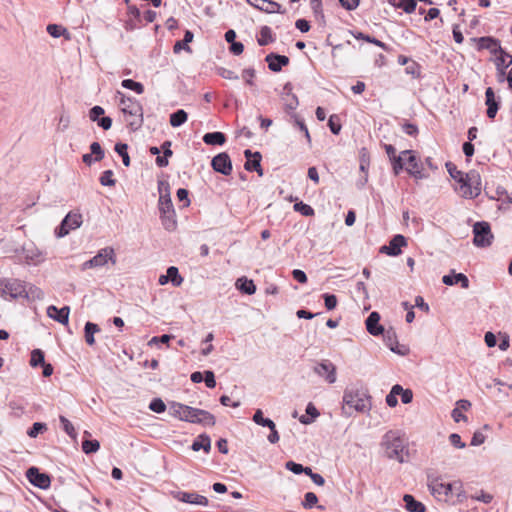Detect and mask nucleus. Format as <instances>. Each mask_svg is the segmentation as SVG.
<instances>
[{
	"label": "nucleus",
	"mask_w": 512,
	"mask_h": 512,
	"mask_svg": "<svg viewBox=\"0 0 512 512\" xmlns=\"http://www.w3.org/2000/svg\"><path fill=\"white\" fill-rule=\"evenodd\" d=\"M404 157V169L406 172L416 180H422L429 177V174L425 173L423 164L417 157L416 152L411 149L401 151Z\"/></svg>",
	"instance_id": "nucleus-6"
},
{
	"label": "nucleus",
	"mask_w": 512,
	"mask_h": 512,
	"mask_svg": "<svg viewBox=\"0 0 512 512\" xmlns=\"http://www.w3.org/2000/svg\"><path fill=\"white\" fill-rule=\"evenodd\" d=\"M184 407H188V405H185V404H182L179 402H172L170 404V414L173 417L178 418L181 421H184V415L186 414V410L181 409Z\"/></svg>",
	"instance_id": "nucleus-45"
},
{
	"label": "nucleus",
	"mask_w": 512,
	"mask_h": 512,
	"mask_svg": "<svg viewBox=\"0 0 512 512\" xmlns=\"http://www.w3.org/2000/svg\"><path fill=\"white\" fill-rule=\"evenodd\" d=\"M442 282L447 286L460 284L464 289L469 288L468 277L464 273H456L455 270H452L450 274L444 275Z\"/></svg>",
	"instance_id": "nucleus-26"
},
{
	"label": "nucleus",
	"mask_w": 512,
	"mask_h": 512,
	"mask_svg": "<svg viewBox=\"0 0 512 512\" xmlns=\"http://www.w3.org/2000/svg\"><path fill=\"white\" fill-rule=\"evenodd\" d=\"M328 127L332 134L338 135L341 131V123L338 115L333 114L328 119Z\"/></svg>",
	"instance_id": "nucleus-57"
},
{
	"label": "nucleus",
	"mask_w": 512,
	"mask_h": 512,
	"mask_svg": "<svg viewBox=\"0 0 512 512\" xmlns=\"http://www.w3.org/2000/svg\"><path fill=\"white\" fill-rule=\"evenodd\" d=\"M166 274H167L168 280H169V282H171L172 286L179 287L183 283V277L180 275L177 267H175V266L168 267Z\"/></svg>",
	"instance_id": "nucleus-41"
},
{
	"label": "nucleus",
	"mask_w": 512,
	"mask_h": 512,
	"mask_svg": "<svg viewBox=\"0 0 512 512\" xmlns=\"http://www.w3.org/2000/svg\"><path fill=\"white\" fill-rule=\"evenodd\" d=\"M100 449V443L96 439H84L82 441V450L85 454H92Z\"/></svg>",
	"instance_id": "nucleus-44"
},
{
	"label": "nucleus",
	"mask_w": 512,
	"mask_h": 512,
	"mask_svg": "<svg viewBox=\"0 0 512 512\" xmlns=\"http://www.w3.org/2000/svg\"><path fill=\"white\" fill-rule=\"evenodd\" d=\"M252 420L259 426L269 427L273 425V421L270 418H265L263 415V411L261 409H257L253 415Z\"/></svg>",
	"instance_id": "nucleus-52"
},
{
	"label": "nucleus",
	"mask_w": 512,
	"mask_h": 512,
	"mask_svg": "<svg viewBox=\"0 0 512 512\" xmlns=\"http://www.w3.org/2000/svg\"><path fill=\"white\" fill-rule=\"evenodd\" d=\"M160 220L165 230L174 231L177 227L175 211L160 214Z\"/></svg>",
	"instance_id": "nucleus-35"
},
{
	"label": "nucleus",
	"mask_w": 512,
	"mask_h": 512,
	"mask_svg": "<svg viewBox=\"0 0 512 512\" xmlns=\"http://www.w3.org/2000/svg\"><path fill=\"white\" fill-rule=\"evenodd\" d=\"M322 298L324 300V305L328 311L336 308L337 303H338L336 295L331 294V293H324L322 295Z\"/></svg>",
	"instance_id": "nucleus-62"
},
{
	"label": "nucleus",
	"mask_w": 512,
	"mask_h": 512,
	"mask_svg": "<svg viewBox=\"0 0 512 512\" xmlns=\"http://www.w3.org/2000/svg\"><path fill=\"white\" fill-rule=\"evenodd\" d=\"M247 3L262 11V12H265V13H279V14H285L286 13V9H283L282 6L273 1V0H246Z\"/></svg>",
	"instance_id": "nucleus-18"
},
{
	"label": "nucleus",
	"mask_w": 512,
	"mask_h": 512,
	"mask_svg": "<svg viewBox=\"0 0 512 512\" xmlns=\"http://www.w3.org/2000/svg\"><path fill=\"white\" fill-rule=\"evenodd\" d=\"M382 147L388 156L394 175L398 176L404 170L405 155H402L401 153L397 154L396 148L392 144L384 143Z\"/></svg>",
	"instance_id": "nucleus-13"
},
{
	"label": "nucleus",
	"mask_w": 512,
	"mask_h": 512,
	"mask_svg": "<svg viewBox=\"0 0 512 512\" xmlns=\"http://www.w3.org/2000/svg\"><path fill=\"white\" fill-rule=\"evenodd\" d=\"M380 315L374 311L366 318L365 324L367 331L373 336H379L384 333V327L379 323Z\"/></svg>",
	"instance_id": "nucleus-27"
},
{
	"label": "nucleus",
	"mask_w": 512,
	"mask_h": 512,
	"mask_svg": "<svg viewBox=\"0 0 512 512\" xmlns=\"http://www.w3.org/2000/svg\"><path fill=\"white\" fill-rule=\"evenodd\" d=\"M212 169L225 176H229L232 172V161L226 152H221L214 156L211 161Z\"/></svg>",
	"instance_id": "nucleus-14"
},
{
	"label": "nucleus",
	"mask_w": 512,
	"mask_h": 512,
	"mask_svg": "<svg viewBox=\"0 0 512 512\" xmlns=\"http://www.w3.org/2000/svg\"><path fill=\"white\" fill-rule=\"evenodd\" d=\"M396 8L402 9L405 13L411 14L417 7L416 0H400L398 3H392Z\"/></svg>",
	"instance_id": "nucleus-46"
},
{
	"label": "nucleus",
	"mask_w": 512,
	"mask_h": 512,
	"mask_svg": "<svg viewBox=\"0 0 512 512\" xmlns=\"http://www.w3.org/2000/svg\"><path fill=\"white\" fill-rule=\"evenodd\" d=\"M475 41L478 43V50H489L491 54L499 55L500 53H504V49L501 47L500 40L492 37V36H483L479 38H475Z\"/></svg>",
	"instance_id": "nucleus-20"
},
{
	"label": "nucleus",
	"mask_w": 512,
	"mask_h": 512,
	"mask_svg": "<svg viewBox=\"0 0 512 512\" xmlns=\"http://www.w3.org/2000/svg\"><path fill=\"white\" fill-rule=\"evenodd\" d=\"M45 364V355L41 349H34L31 352L30 365L32 367H38Z\"/></svg>",
	"instance_id": "nucleus-49"
},
{
	"label": "nucleus",
	"mask_w": 512,
	"mask_h": 512,
	"mask_svg": "<svg viewBox=\"0 0 512 512\" xmlns=\"http://www.w3.org/2000/svg\"><path fill=\"white\" fill-rule=\"evenodd\" d=\"M403 501L405 503V508L408 512H425V505L416 500L415 497L411 494H405L403 496Z\"/></svg>",
	"instance_id": "nucleus-30"
},
{
	"label": "nucleus",
	"mask_w": 512,
	"mask_h": 512,
	"mask_svg": "<svg viewBox=\"0 0 512 512\" xmlns=\"http://www.w3.org/2000/svg\"><path fill=\"white\" fill-rule=\"evenodd\" d=\"M275 40L276 38L273 36L271 28L269 26H262L260 29V37L257 38L258 45L266 46L273 43Z\"/></svg>",
	"instance_id": "nucleus-37"
},
{
	"label": "nucleus",
	"mask_w": 512,
	"mask_h": 512,
	"mask_svg": "<svg viewBox=\"0 0 512 512\" xmlns=\"http://www.w3.org/2000/svg\"><path fill=\"white\" fill-rule=\"evenodd\" d=\"M291 119L293 121V124L297 126L301 132L304 133L307 143L311 145V136L304 120L296 113L291 114Z\"/></svg>",
	"instance_id": "nucleus-42"
},
{
	"label": "nucleus",
	"mask_w": 512,
	"mask_h": 512,
	"mask_svg": "<svg viewBox=\"0 0 512 512\" xmlns=\"http://www.w3.org/2000/svg\"><path fill=\"white\" fill-rule=\"evenodd\" d=\"M188 119V114L183 109H178L177 111L170 114V125L172 127H180L182 126Z\"/></svg>",
	"instance_id": "nucleus-39"
},
{
	"label": "nucleus",
	"mask_w": 512,
	"mask_h": 512,
	"mask_svg": "<svg viewBox=\"0 0 512 512\" xmlns=\"http://www.w3.org/2000/svg\"><path fill=\"white\" fill-rule=\"evenodd\" d=\"M428 487L435 498L443 501H448L449 496L453 495H456L459 499L464 494L462 485L459 482L444 483L436 478L430 481Z\"/></svg>",
	"instance_id": "nucleus-5"
},
{
	"label": "nucleus",
	"mask_w": 512,
	"mask_h": 512,
	"mask_svg": "<svg viewBox=\"0 0 512 512\" xmlns=\"http://www.w3.org/2000/svg\"><path fill=\"white\" fill-rule=\"evenodd\" d=\"M158 208H159L160 214H164V213H167V212L175 211L174 207H173L172 200H171V196L159 197Z\"/></svg>",
	"instance_id": "nucleus-48"
},
{
	"label": "nucleus",
	"mask_w": 512,
	"mask_h": 512,
	"mask_svg": "<svg viewBox=\"0 0 512 512\" xmlns=\"http://www.w3.org/2000/svg\"><path fill=\"white\" fill-rule=\"evenodd\" d=\"M299 105L298 97L295 94H291V96H287L285 100L284 108L285 111L291 116L294 113L296 108Z\"/></svg>",
	"instance_id": "nucleus-55"
},
{
	"label": "nucleus",
	"mask_w": 512,
	"mask_h": 512,
	"mask_svg": "<svg viewBox=\"0 0 512 512\" xmlns=\"http://www.w3.org/2000/svg\"><path fill=\"white\" fill-rule=\"evenodd\" d=\"M194 34L190 30H186L184 33V37L182 40L177 41L174 44L173 51L174 53H179L181 50H185L187 52H191V48L188 45L193 41Z\"/></svg>",
	"instance_id": "nucleus-33"
},
{
	"label": "nucleus",
	"mask_w": 512,
	"mask_h": 512,
	"mask_svg": "<svg viewBox=\"0 0 512 512\" xmlns=\"http://www.w3.org/2000/svg\"><path fill=\"white\" fill-rule=\"evenodd\" d=\"M28 481L35 487L40 489H48L51 485L50 476L46 473H41L37 467H30L26 471Z\"/></svg>",
	"instance_id": "nucleus-12"
},
{
	"label": "nucleus",
	"mask_w": 512,
	"mask_h": 512,
	"mask_svg": "<svg viewBox=\"0 0 512 512\" xmlns=\"http://www.w3.org/2000/svg\"><path fill=\"white\" fill-rule=\"evenodd\" d=\"M99 331H100V328L97 324L89 322V321L86 322L85 327H84V334H85L84 336H85V341L89 346H93L95 344L94 334Z\"/></svg>",
	"instance_id": "nucleus-38"
},
{
	"label": "nucleus",
	"mask_w": 512,
	"mask_h": 512,
	"mask_svg": "<svg viewBox=\"0 0 512 512\" xmlns=\"http://www.w3.org/2000/svg\"><path fill=\"white\" fill-rule=\"evenodd\" d=\"M405 246H407L406 238L401 234H396L391 238L388 245L380 247L379 252L395 257L401 254V249Z\"/></svg>",
	"instance_id": "nucleus-15"
},
{
	"label": "nucleus",
	"mask_w": 512,
	"mask_h": 512,
	"mask_svg": "<svg viewBox=\"0 0 512 512\" xmlns=\"http://www.w3.org/2000/svg\"><path fill=\"white\" fill-rule=\"evenodd\" d=\"M381 446L387 458L397 460L399 463L406 461L404 453L408 454V450L398 431H387L382 437Z\"/></svg>",
	"instance_id": "nucleus-4"
},
{
	"label": "nucleus",
	"mask_w": 512,
	"mask_h": 512,
	"mask_svg": "<svg viewBox=\"0 0 512 512\" xmlns=\"http://www.w3.org/2000/svg\"><path fill=\"white\" fill-rule=\"evenodd\" d=\"M117 94L120 97L119 105L122 113L131 117V120H127V128L132 132L139 130L144 122L141 103L134 97L126 96L120 91Z\"/></svg>",
	"instance_id": "nucleus-3"
},
{
	"label": "nucleus",
	"mask_w": 512,
	"mask_h": 512,
	"mask_svg": "<svg viewBox=\"0 0 512 512\" xmlns=\"http://www.w3.org/2000/svg\"><path fill=\"white\" fill-rule=\"evenodd\" d=\"M386 345L389 349L399 355H406L408 348L404 345L400 346L397 340L396 331L393 328L384 329V333L381 334Z\"/></svg>",
	"instance_id": "nucleus-19"
},
{
	"label": "nucleus",
	"mask_w": 512,
	"mask_h": 512,
	"mask_svg": "<svg viewBox=\"0 0 512 512\" xmlns=\"http://www.w3.org/2000/svg\"><path fill=\"white\" fill-rule=\"evenodd\" d=\"M82 222V215L78 212L71 211L63 218L59 226L55 229V235L58 238L65 237L70 233V231L79 228Z\"/></svg>",
	"instance_id": "nucleus-11"
},
{
	"label": "nucleus",
	"mask_w": 512,
	"mask_h": 512,
	"mask_svg": "<svg viewBox=\"0 0 512 512\" xmlns=\"http://www.w3.org/2000/svg\"><path fill=\"white\" fill-rule=\"evenodd\" d=\"M48 34L53 38H59L63 36L65 39H70V33L68 30L59 24H49L46 28Z\"/></svg>",
	"instance_id": "nucleus-36"
},
{
	"label": "nucleus",
	"mask_w": 512,
	"mask_h": 512,
	"mask_svg": "<svg viewBox=\"0 0 512 512\" xmlns=\"http://www.w3.org/2000/svg\"><path fill=\"white\" fill-rule=\"evenodd\" d=\"M105 111L101 106L95 105L89 111V117L91 121L97 122L103 115Z\"/></svg>",
	"instance_id": "nucleus-64"
},
{
	"label": "nucleus",
	"mask_w": 512,
	"mask_h": 512,
	"mask_svg": "<svg viewBox=\"0 0 512 512\" xmlns=\"http://www.w3.org/2000/svg\"><path fill=\"white\" fill-rule=\"evenodd\" d=\"M1 283L2 287L0 294L2 297L6 298L9 296L12 299L27 297L25 282L19 279L3 278Z\"/></svg>",
	"instance_id": "nucleus-10"
},
{
	"label": "nucleus",
	"mask_w": 512,
	"mask_h": 512,
	"mask_svg": "<svg viewBox=\"0 0 512 512\" xmlns=\"http://www.w3.org/2000/svg\"><path fill=\"white\" fill-rule=\"evenodd\" d=\"M149 409L155 413H163L166 410V405L161 398H153L149 404Z\"/></svg>",
	"instance_id": "nucleus-61"
},
{
	"label": "nucleus",
	"mask_w": 512,
	"mask_h": 512,
	"mask_svg": "<svg viewBox=\"0 0 512 512\" xmlns=\"http://www.w3.org/2000/svg\"><path fill=\"white\" fill-rule=\"evenodd\" d=\"M293 208H294V211H296L306 217L314 216V214H315L314 209L309 204H306L302 201L296 202L294 204Z\"/></svg>",
	"instance_id": "nucleus-50"
},
{
	"label": "nucleus",
	"mask_w": 512,
	"mask_h": 512,
	"mask_svg": "<svg viewBox=\"0 0 512 512\" xmlns=\"http://www.w3.org/2000/svg\"><path fill=\"white\" fill-rule=\"evenodd\" d=\"M108 261H111L112 264L116 263L115 251L112 247H105L100 249L95 256L85 261L81 265L80 269L81 271H85L92 268L103 267L108 263Z\"/></svg>",
	"instance_id": "nucleus-8"
},
{
	"label": "nucleus",
	"mask_w": 512,
	"mask_h": 512,
	"mask_svg": "<svg viewBox=\"0 0 512 512\" xmlns=\"http://www.w3.org/2000/svg\"><path fill=\"white\" fill-rule=\"evenodd\" d=\"M90 151H91V154L94 156V161L99 162L105 156V152L99 142H92L90 144Z\"/></svg>",
	"instance_id": "nucleus-59"
},
{
	"label": "nucleus",
	"mask_w": 512,
	"mask_h": 512,
	"mask_svg": "<svg viewBox=\"0 0 512 512\" xmlns=\"http://www.w3.org/2000/svg\"><path fill=\"white\" fill-rule=\"evenodd\" d=\"M236 288L243 294L253 295L256 292V285L253 280L241 277L236 280Z\"/></svg>",
	"instance_id": "nucleus-31"
},
{
	"label": "nucleus",
	"mask_w": 512,
	"mask_h": 512,
	"mask_svg": "<svg viewBox=\"0 0 512 512\" xmlns=\"http://www.w3.org/2000/svg\"><path fill=\"white\" fill-rule=\"evenodd\" d=\"M99 181L102 186H115L116 180L114 179V172L112 170L103 171L100 175Z\"/></svg>",
	"instance_id": "nucleus-54"
},
{
	"label": "nucleus",
	"mask_w": 512,
	"mask_h": 512,
	"mask_svg": "<svg viewBox=\"0 0 512 512\" xmlns=\"http://www.w3.org/2000/svg\"><path fill=\"white\" fill-rule=\"evenodd\" d=\"M70 307L57 308L55 305L47 307V315L60 324L67 325L69 321Z\"/></svg>",
	"instance_id": "nucleus-25"
},
{
	"label": "nucleus",
	"mask_w": 512,
	"mask_h": 512,
	"mask_svg": "<svg viewBox=\"0 0 512 512\" xmlns=\"http://www.w3.org/2000/svg\"><path fill=\"white\" fill-rule=\"evenodd\" d=\"M121 85L123 88L132 90L137 94H142L144 92L143 84L140 82L134 81L133 79H124V80H122Z\"/></svg>",
	"instance_id": "nucleus-47"
},
{
	"label": "nucleus",
	"mask_w": 512,
	"mask_h": 512,
	"mask_svg": "<svg viewBox=\"0 0 512 512\" xmlns=\"http://www.w3.org/2000/svg\"><path fill=\"white\" fill-rule=\"evenodd\" d=\"M59 420H60L62 429L67 433V435L69 437H71L72 439H76L77 433H76V430H75L74 426L72 425V423L63 415L59 416Z\"/></svg>",
	"instance_id": "nucleus-53"
},
{
	"label": "nucleus",
	"mask_w": 512,
	"mask_h": 512,
	"mask_svg": "<svg viewBox=\"0 0 512 512\" xmlns=\"http://www.w3.org/2000/svg\"><path fill=\"white\" fill-rule=\"evenodd\" d=\"M285 468L296 475H299L302 473H304L306 475V471H307V467H304L302 464L296 463L292 460L287 461L285 463Z\"/></svg>",
	"instance_id": "nucleus-58"
},
{
	"label": "nucleus",
	"mask_w": 512,
	"mask_h": 512,
	"mask_svg": "<svg viewBox=\"0 0 512 512\" xmlns=\"http://www.w3.org/2000/svg\"><path fill=\"white\" fill-rule=\"evenodd\" d=\"M114 150L122 158L123 165L125 167H129L131 164V160L128 154V145L122 142L116 143Z\"/></svg>",
	"instance_id": "nucleus-40"
},
{
	"label": "nucleus",
	"mask_w": 512,
	"mask_h": 512,
	"mask_svg": "<svg viewBox=\"0 0 512 512\" xmlns=\"http://www.w3.org/2000/svg\"><path fill=\"white\" fill-rule=\"evenodd\" d=\"M350 33L357 40H363V41H365L367 43L374 44V45L380 47L381 49H383L384 51H387V52H389L391 50V48L386 43L380 41L379 39H377V38H375L373 36H370L368 34L360 32V31H350Z\"/></svg>",
	"instance_id": "nucleus-28"
},
{
	"label": "nucleus",
	"mask_w": 512,
	"mask_h": 512,
	"mask_svg": "<svg viewBox=\"0 0 512 512\" xmlns=\"http://www.w3.org/2000/svg\"><path fill=\"white\" fill-rule=\"evenodd\" d=\"M314 372L329 384L336 382V366L330 360H322L314 367Z\"/></svg>",
	"instance_id": "nucleus-16"
},
{
	"label": "nucleus",
	"mask_w": 512,
	"mask_h": 512,
	"mask_svg": "<svg viewBox=\"0 0 512 512\" xmlns=\"http://www.w3.org/2000/svg\"><path fill=\"white\" fill-rule=\"evenodd\" d=\"M191 449L193 451H199L201 449L204 450V452L209 453L211 450V439L210 437L203 433L200 434L192 443Z\"/></svg>",
	"instance_id": "nucleus-32"
},
{
	"label": "nucleus",
	"mask_w": 512,
	"mask_h": 512,
	"mask_svg": "<svg viewBox=\"0 0 512 512\" xmlns=\"http://www.w3.org/2000/svg\"><path fill=\"white\" fill-rule=\"evenodd\" d=\"M500 97H496L493 88L488 87L485 90V105L487 106L486 115L489 119H494L500 108Z\"/></svg>",
	"instance_id": "nucleus-21"
},
{
	"label": "nucleus",
	"mask_w": 512,
	"mask_h": 512,
	"mask_svg": "<svg viewBox=\"0 0 512 512\" xmlns=\"http://www.w3.org/2000/svg\"><path fill=\"white\" fill-rule=\"evenodd\" d=\"M27 297H23L27 300H42L44 298V292L37 286L29 284L26 285Z\"/></svg>",
	"instance_id": "nucleus-43"
},
{
	"label": "nucleus",
	"mask_w": 512,
	"mask_h": 512,
	"mask_svg": "<svg viewBox=\"0 0 512 512\" xmlns=\"http://www.w3.org/2000/svg\"><path fill=\"white\" fill-rule=\"evenodd\" d=\"M450 177L459 184L457 188L465 199H474L481 193V176L478 171L470 170L464 173L450 161L445 164Z\"/></svg>",
	"instance_id": "nucleus-1"
},
{
	"label": "nucleus",
	"mask_w": 512,
	"mask_h": 512,
	"mask_svg": "<svg viewBox=\"0 0 512 512\" xmlns=\"http://www.w3.org/2000/svg\"><path fill=\"white\" fill-rule=\"evenodd\" d=\"M305 412L308 416L302 415L299 418L300 423L308 425L314 422V420L320 415L318 409L312 402H309L306 406Z\"/></svg>",
	"instance_id": "nucleus-34"
},
{
	"label": "nucleus",
	"mask_w": 512,
	"mask_h": 512,
	"mask_svg": "<svg viewBox=\"0 0 512 512\" xmlns=\"http://www.w3.org/2000/svg\"><path fill=\"white\" fill-rule=\"evenodd\" d=\"M244 156L246 158V162L244 164L245 170L249 172L255 171L259 176H263V168L261 166L262 156L260 152H252L250 149H246L244 151Z\"/></svg>",
	"instance_id": "nucleus-17"
},
{
	"label": "nucleus",
	"mask_w": 512,
	"mask_h": 512,
	"mask_svg": "<svg viewBox=\"0 0 512 512\" xmlns=\"http://www.w3.org/2000/svg\"><path fill=\"white\" fill-rule=\"evenodd\" d=\"M343 403V410L348 407L365 413L371 409V396L366 388L352 385L344 390Z\"/></svg>",
	"instance_id": "nucleus-2"
},
{
	"label": "nucleus",
	"mask_w": 512,
	"mask_h": 512,
	"mask_svg": "<svg viewBox=\"0 0 512 512\" xmlns=\"http://www.w3.org/2000/svg\"><path fill=\"white\" fill-rule=\"evenodd\" d=\"M186 414L184 415V422L199 424L204 427H212L216 424L215 416L207 410L194 408L191 406L184 407Z\"/></svg>",
	"instance_id": "nucleus-7"
},
{
	"label": "nucleus",
	"mask_w": 512,
	"mask_h": 512,
	"mask_svg": "<svg viewBox=\"0 0 512 512\" xmlns=\"http://www.w3.org/2000/svg\"><path fill=\"white\" fill-rule=\"evenodd\" d=\"M473 234V244L476 247L485 248L492 244L494 236L491 232V227L488 222H476L473 226Z\"/></svg>",
	"instance_id": "nucleus-9"
},
{
	"label": "nucleus",
	"mask_w": 512,
	"mask_h": 512,
	"mask_svg": "<svg viewBox=\"0 0 512 512\" xmlns=\"http://www.w3.org/2000/svg\"><path fill=\"white\" fill-rule=\"evenodd\" d=\"M402 131L411 137H416L419 133L418 126L416 124L410 123V122H405L402 125Z\"/></svg>",
	"instance_id": "nucleus-63"
},
{
	"label": "nucleus",
	"mask_w": 512,
	"mask_h": 512,
	"mask_svg": "<svg viewBox=\"0 0 512 512\" xmlns=\"http://www.w3.org/2000/svg\"><path fill=\"white\" fill-rule=\"evenodd\" d=\"M405 72L406 74L411 75L413 78H421V65L411 59L410 62L406 65Z\"/></svg>",
	"instance_id": "nucleus-51"
},
{
	"label": "nucleus",
	"mask_w": 512,
	"mask_h": 512,
	"mask_svg": "<svg viewBox=\"0 0 512 512\" xmlns=\"http://www.w3.org/2000/svg\"><path fill=\"white\" fill-rule=\"evenodd\" d=\"M47 430V425L42 422H35L28 429L27 435L31 438H36L39 434L45 432Z\"/></svg>",
	"instance_id": "nucleus-56"
},
{
	"label": "nucleus",
	"mask_w": 512,
	"mask_h": 512,
	"mask_svg": "<svg viewBox=\"0 0 512 512\" xmlns=\"http://www.w3.org/2000/svg\"><path fill=\"white\" fill-rule=\"evenodd\" d=\"M265 61L268 65L269 70L272 72H280L283 67L287 66L290 62V59L285 55H280L275 52H271L266 55Z\"/></svg>",
	"instance_id": "nucleus-22"
},
{
	"label": "nucleus",
	"mask_w": 512,
	"mask_h": 512,
	"mask_svg": "<svg viewBox=\"0 0 512 512\" xmlns=\"http://www.w3.org/2000/svg\"><path fill=\"white\" fill-rule=\"evenodd\" d=\"M226 140V135L220 131L208 132L203 136V142L211 146H221L225 144Z\"/></svg>",
	"instance_id": "nucleus-29"
},
{
	"label": "nucleus",
	"mask_w": 512,
	"mask_h": 512,
	"mask_svg": "<svg viewBox=\"0 0 512 512\" xmlns=\"http://www.w3.org/2000/svg\"><path fill=\"white\" fill-rule=\"evenodd\" d=\"M174 498L178 501L188 504H196L201 506L208 505V499L196 492L178 491L174 494Z\"/></svg>",
	"instance_id": "nucleus-24"
},
{
	"label": "nucleus",
	"mask_w": 512,
	"mask_h": 512,
	"mask_svg": "<svg viewBox=\"0 0 512 512\" xmlns=\"http://www.w3.org/2000/svg\"><path fill=\"white\" fill-rule=\"evenodd\" d=\"M318 502V497L314 492H307L304 495V501L302 502V505L305 509H312L316 506Z\"/></svg>",
	"instance_id": "nucleus-60"
},
{
	"label": "nucleus",
	"mask_w": 512,
	"mask_h": 512,
	"mask_svg": "<svg viewBox=\"0 0 512 512\" xmlns=\"http://www.w3.org/2000/svg\"><path fill=\"white\" fill-rule=\"evenodd\" d=\"M512 64V55L504 50V53H500L495 59V65L497 69V80L502 83L505 80L506 69Z\"/></svg>",
	"instance_id": "nucleus-23"
}]
</instances>
